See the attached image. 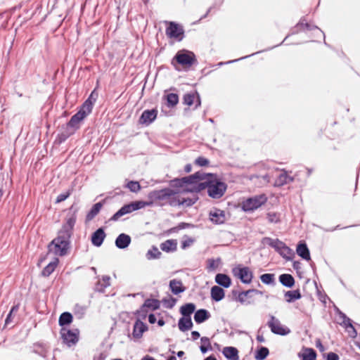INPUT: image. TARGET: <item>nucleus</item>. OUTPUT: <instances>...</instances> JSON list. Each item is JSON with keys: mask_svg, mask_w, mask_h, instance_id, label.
I'll return each mask as SVG.
<instances>
[{"mask_svg": "<svg viewBox=\"0 0 360 360\" xmlns=\"http://www.w3.org/2000/svg\"><path fill=\"white\" fill-rule=\"evenodd\" d=\"M70 211L72 212L65 217V222L58 231L57 237L49 245L50 250H53L56 255L60 257L68 255L70 249V238L73 235L74 227L77 221V209H75L74 206L72 205L70 207Z\"/></svg>", "mask_w": 360, "mask_h": 360, "instance_id": "obj_1", "label": "nucleus"}, {"mask_svg": "<svg viewBox=\"0 0 360 360\" xmlns=\"http://www.w3.org/2000/svg\"><path fill=\"white\" fill-rule=\"evenodd\" d=\"M205 188H207V194L210 197L219 199L224 195L227 188V185L220 181L217 178V174L207 173L205 181L198 184L197 187L192 191H201Z\"/></svg>", "mask_w": 360, "mask_h": 360, "instance_id": "obj_2", "label": "nucleus"}, {"mask_svg": "<svg viewBox=\"0 0 360 360\" xmlns=\"http://www.w3.org/2000/svg\"><path fill=\"white\" fill-rule=\"evenodd\" d=\"M177 198L178 193L168 187L151 191L148 194V200H153L154 205L162 207L169 205L176 207V204L179 202Z\"/></svg>", "mask_w": 360, "mask_h": 360, "instance_id": "obj_3", "label": "nucleus"}, {"mask_svg": "<svg viewBox=\"0 0 360 360\" xmlns=\"http://www.w3.org/2000/svg\"><path fill=\"white\" fill-rule=\"evenodd\" d=\"M153 200H148V201H135L132 202L129 204L124 205L116 213H115L111 218L110 221H117L121 217L131 213L133 211H136L140 209L145 207L146 206H152L153 205Z\"/></svg>", "mask_w": 360, "mask_h": 360, "instance_id": "obj_4", "label": "nucleus"}, {"mask_svg": "<svg viewBox=\"0 0 360 360\" xmlns=\"http://www.w3.org/2000/svg\"><path fill=\"white\" fill-rule=\"evenodd\" d=\"M270 247L275 249V250L286 260H292L295 253L285 243L279 239H273L271 238L266 237L264 239Z\"/></svg>", "mask_w": 360, "mask_h": 360, "instance_id": "obj_5", "label": "nucleus"}, {"mask_svg": "<svg viewBox=\"0 0 360 360\" xmlns=\"http://www.w3.org/2000/svg\"><path fill=\"white\" fill-rule=\"evenodd\" d=\"M207 173L202 171H198L191 175L182 177V181L184 182L186 189L184 191L187 193H199L200 191H191L195 187H197L198 184H200L202 181H204L206 179Z\"/></svg>", "mask_w": 360, "mask_h": 360, "instance_id": "obj_6", "label": "nucleus"}, {"mask_svg": "<svg viewBox=\"0 0 360 360\" xmlns=\"http://www.w3.org/2000/svg\"><path fill=\"white\" fill-rule=\"evenodd\" d=\"M174 60L184 68H190L197 63V59L194 53L184 49L179 51L176 53L172 61V64L174 65H175Z\"/></svg>", "mask_w": 360, "mask_h": 360, "instance_id": "obj_7", "label": "nucleus"}, {"mask_svg": "<svg viewBox=\"0 0 360 360\" xmlns=\"http://www.w3.org/2000/svg\"><path fill=\"white\" fill-rule=\"evenodd\" d=\"M266 201V195L265 194H260L243 200L241 203V207L245 212H252L265 204Z\"/></svg>", "mask_w": 360, "mask_h": 360, "instance_id": "obj_8", "label": "nucleus"}, {"mask_svg": "<svg viewBox=\"0 0 360 360\" xmlns=\"http://www.w3.org/2000/svg\"><path fill=\"white\" fill-rule=\"evenodd\" d=\"M267 325L274 334L286 335L290 333V330L283 326L280 321L274 316H270V320L268 321Z\"/></svg>", "mask_w": 360, "mask_h": 360, "instance_id": "obj_9", "label": "nucleus"}, {"mask_svg": "<svg viewBox=\"0 0 360 360\" xmlns=\"http://www.w3.org/2000/svg\"><path fill=\"white\" fill-rule=\"evenodd\" d=\"M165 32L169 38L176 39L178 41H181L184 35V30L183 27L174 22H169V26L166 28Z\"/></svg>", "mask_w": 360, "mask_h": 360, "instance_id": "obj_10", "label": "nucleus"}, {"mask_svg": "<svg viewBox=\"0 0 360 360\" xmlns=\"http://www.w3.org/2000/svg\"><path fill=\"white\" fill-rule=\"evenodd\" d=\"M60 334L63 342L69 347L75 345L79 340V330L77 329L73 331L62 328Z\"/></svg>", "mask_w": 360, "mask_h": 360, "instance_id": "obj_11", "label": "nucleus"}, {"mask_svg": "<svg viewBox=\"0 0 360 360\" xmlns=\"http://www.w3.org/2000/svg\"><path fill=\"white\" fill-rule=\"evenodd\" d=\"M233 274L243 283L249 284L252 282L253 278L252 271L248 266L233 269Z\"/></svg>", "mask_w": 360, "mask_h": 360, "instance_id": "obj_12", "label": "nucleus"}, {"mask_svg": "<svg viewBox=\"0 0 360 360\" xmlns=\"http://www.w3.org/2000/svg\"><path fill=\"white\" fill-rule=\"evenodd\" d=\"M158 112L156 109L144 110L139 118V124L146 126L150 125L156 119Z\"/></svg>", "mask_w": 360, "mask_h": 360, "instance_id": "obj_13", "label": "nucleus"}, {"mask_svg": "<svg viewBox=\"0 0 360 360\" xmlns=\"http://www.w3.org/2000/svg\"><path fill=\"white\" fill-rule=\"evenodd\" d=\"M84 118V113L76 112L71 117L70 120L65 127H66V129H68V130H70L75 134V131L79 129L80 123Z\"/></svg>", "mask_w": 360, "mask_h": 360, "instance_id": "obj_14", "label": "nucleus"}, {"mask_svg": "<svg viewBox=\"0 0 360 360\" xmlns=\"http://www.w3.org/2000/svg\"><path fill=\"white\" fill-rule=\"evenodd\" d=\"M32 352L44 359H47L49 347L43 342H35L32 346Z\"/></svg>", "mask_w": 360, "mask_h": 360, "instance_id": "obj_15", "label": "nucleus"}, {"mask_svg": "<svg viewBox=\"0 0 360 360\" xmlns=\"http://www.w3.org/2000/svg\"><path fill=\"white\" fill-rule=\"evenodd\" d=\"M194 103H195V108H197L201 104L200 98L198 92L187 93L184 95L183 103L184 105L191 106Z\"/></svg>", "mask_w": 360, "mask_h": 360, "instance_id": "obj_16", "label": "nucleus"}, {"mask_svg": "<svg viewBox=\"0 0 360 360\" xmlns=\"http://www.w3.org/2000/svg\"><path fill=\"white\" fill-rule=\"evenodd\" d=\"M210 219L214 224H222L226 221L225 213L219 209H214L210 212Z\"/></svg>", "mask_w": 360, "mask_h": 360, "instance_id": "obj_17", "label": "nucleus"}, {"mask_svg": "<svg viewBox=\"0 0 360 360\" xmlns=\"http://www.w3.org/2000/svg\"><path fill=\"white\" fill-rule=\"evenodd\" d=\"M148 329V326L138 319L134 323L132 335L135 338H141L143 336V333L147 331Z\"/></svg>", "mask_w": 360, "mask_h": 360, "instance_id": "obj_18", "label": "nucleus"}, {"mask_svg": "<svg viewBox=\"0 0 360 360\" xmlns=\"http://www.w3.org/2000/svg\"><path fill=\"white\" fill-rule=\"evenodd\" d=\"M106 234L103 228L98 229L91 235V243L96 247H100L105 238Z\"/></svg>", "mask_w": 360, "mask_h": 360, "instance_id": "obj_19", "label": "nucleus"}, {"mask_svg": "<svg viewBox=\"0 0 360 360\" xmlns=\"http://www.w3.org/2000/svg\"><path fill=\"white\" fill-rule=\"evenodd\" d=\"M341 317H342V322L340 323L342 326H344L347 330L349 335L351 338H356L357 335V333L352 323V321L349 318H348L345 314L340 313Z\"/></svg>", "mask_w": 360, "mask_h": 360, "instance_id": "obj_20", "label": "nucleus"}, {"mask_svg": "<svg viewBox=\"0 0 360 360\" xmlns=\"http://www.w3.org/2000/svg\"><path fill=\"white\" fill-rule=\"evenodd\" d=\"M183 178H174L169 181V187L171 189H174L176 192L178 193V195H181V193H186L184 189H186V186L184 182L182 181Z\"/></svg>", "mask_w": 360, "mask_h": 360, "instance_id": "obj_21", "label": "nucleus"}, {"mask_svg": "<svg viewBox=\"0 0 360 360\" xmlns=\"http://www.w3.org/2000/svg\"><path fill=\"white\" fill-rule=\"evenodd\" d=\"M131 237L126 233H120L115 239V245L119 249H125L131 243Z\"/></svg>", "mask_w": 360, "mask_h": 360, "instance_id": "obj_22", "label": "nucleus"}, {"mask_svg": "<svg viewBox=\"0 0 360 360\" xmlns=\"http://www.w3.org/2000/svg\"><path fill=\"white\" fill-rule=\"evenodd\" d=\"M297 254L302 257V259L310 261L311 257H310V252L309 250L307 245V244L304 242L300 241L296 249Z\"/></svg>", "mask_w": 360, "mask_h": 360, "instance_id": "obj_23", "label": "nucleus"}, {"mask_svg": "<svg viewBox=\"0 0 360 360\" xmlns=\"http://www.w3.org/2000/svg\"><path fill=\"white\" fill-rule=\"evenodd\" d=\"M169 289L174 295L180 294L186 290L182 282L177 279H172L169 281Z\"/></svg>", "mask_w": 360, "mask_h": 360, "instance_id": "obj_24", "label": "nucleus"}, {"mask_svg": "<svg viewBox=\"0 0 360 360\" xmlns=\"http://www.w3.org/2000/svg\"><path fill=\"white\" fill-rule=\"evenodd\" d=\"M160 249L166 252H173L177 249V242L174 239H169L160 244Z\"/></svg>", "mask_w": 360, "mask_h": 360, "instance_id": "obj_25", "label": "nucleus"}, {"mask_svg": "<svg viewBox=\"0 0 360 360\" xmlns=\"http://www.w3.org/2000/svg\"><path fill=\"white\" fill-rule=\"evenodd\" d=\"M177 200L179 202H177L176 207L184 206L188 207L193 205L198 201V197L195 195L193 198H183L181 195H178Z\"/></svg>", "mask_w": 360, "mask_h": 360, "instance_id": "obj_26", "label": "nucleus"}, {"mask_svg": "<svg viewBox=\"0 0 360 360\" xmlns=\"http://www.w3.org/2000/svg\"><path fill=\"white\" fill-rule=\"evenodd\" d=\"M222 354L229 360H238V351L233 347H225Z\"/></svg>", "mask_w": 360, "mask_h": 360, "instance_id": "obj_27", "label": "nucleus"}, {"mask_svg": "<svg viewBox=\"0 0 360 360\" xmlns=\"http://www.w3.org/2000/svg\"><path fill=\"white\" fill-rule=\"evenodd\" d=\"M210 317V312L205 309L197 310L194 314V320L197 323H202Z\"/></svg>", "mask_w": 360, "mask_h": 360, "instance_id": "obj_28", "label": "nucleus"}, {"mask_svg": "<svg viewBox=\"0 0 360 360\" xmlns=\"http://www.w3.org/2000/svg\"><path fill=\"white\" fill-rule=\"evenodd\" d=\"M215 282L226 288H229L231 284V278L224 274H217L215 276Z\"/></svg>", "mask_w": 360, "mask_h": 360, "instance_id": "obj_29", "label": "nucleus"}, {"mask_svg": "<svg viewBox=\"0 0 360 360\" xmlns=\"http://www.w3.org/2000/svg\"><path fill=\"white\" fill-rule=\"evenodd\" d=\"M163 98L166 101V105L169 108H173L179 103V96L177 94L169 93L163 96Z\"/></svg>", "mask_w": 360, "mask_h": 360, "instance_id": "obj_30", "label": "nucleus"}, {"mask_svg": "<svg viewBox=\"0 0 360 360\" xmlns=\"http://www.w3.org/2000/svg\"><path fill=\"white\" fill-rule=\"evenodd\" d=\"M224 290L217 286L214 285L211 288V298L215 302H219L224 297Z\"/></svg>", "mask_w": 360, "mask_h": 360, "instance_id": "obj_31", "label": "nucleus"}, {"mask_svg": "<svg viewBox=\"0 0 360 360\" xmlns=\"http://www.w3.org/2000/svg\"><path fill=\"white\" fill-rule=\"evenodd\" d=\"M280 283L285 287L292 288L295 285V279L293 276L288 274H283L279 276Z\"/></svg>", "mask_w": 360, "mask_h": 360, "instance_id": "obj_32", "label": "nucleus"}, {"mask_svg": "<svg viewBox=\"0 0 360 360\" xmlns=\"http://www.w3.org/2000/svg\"><path fill=\"white\" fill-rule=\"evenodd\" d=\"M195 305L193 303H187L180 308V313L184 318H191V315L195 311Z\"/></svg>", "mask_w": 360, "mask_h": 360, "instance_id": "obj_33", "label": "nucleus"}, {"mask_svg": "<svg viewBox=\"0 0 360 360\" xmlns=\"http://www.w3.org/2000/svg\"><path fill=\"white\" fill-rule=\"evenodd\" d=\"M178 327L182 332L190 330L193 327L191 318H180L178 322Z\"/></svg>", "mask_w": 360, "mask_h": 360, "instance_id": "obj_34", "label": "nucleus"}, {"mask_svg": "<svg viewBox=\"0 0 360 360\" xmlns=\"http://www.w3.org/2000/svg\"><path fill=\"white\" fill-rule=\"evenodd\" d=\"M284 297L285 301L288 303L292 302L302 297L300 290H289L285 292Z\"/></svg>", "mask_w": 360, "mask_h": 360, "instance_id": "obj_35", "label": "nucleus"}, {"mask_svg": "<svg viewBox=\"0 0 360 360\" xmlns=\"http://www.w3.org/2000/svg\"><path fill=\"white\" fill-rule=\"evenodd\" d=\"M58 264V259H56L55 261L50 262L41 271V276L44 277L49 276L55 271Z\"/></svg>", "mask_w": 360, "mask_h": 360, "instance_id": "obj_36", "label": "nucleus"}, {"mask_svg": "<svg viewBox=\"0 0 360 360\" xmlns=\"http://www.w3.org/2000/svg\"><path fill=\"white\" fill-rule=\"evenodd\" d=\"M244 291L242 292H238L237 290H233L232 294L233 296L236 297V300L240 302L241 304L246 303L247 304H251L250 301H246L245 297L251 298L252 297L253 294H243Z\"/></svg>", "mask_w": 360, "mask_h": 360, "instance_id": "obj_37", "label": "nucleus"}, {"mask_svg": "<svg viewBox=\"0 0 360 360\" xmlns=\"http://www.w3.org/2000/svg\"><path fill=\"white\" fill-rule=\"evenodd\" d=\"M221 263V259L220 257L217 259L210 258L207 260V270L209 272L214 271L219 267V266Z\"/></svg>", "mask_w": 360, "mask_h": 360, "instance_id": "obj_38", "label": "nucleus"}, {"mask_svg": "<svg viewBox=\"0 0 360 360\" xmlns=\"http://www.w3.org/2000/svg\"><path fill=\"white\" fill-rule=\"evenodd\" d=\"M102 206H103L102 202H98L94 204L86 214V220L90 221L93 218H94L100 212Z\"/></svg>", "mask_w": 360, "mask_h": 360, "instance_id": "obj_39", "label": "nucleus"}, {"mask_svg": "<svg viewBox=\"0 0 360 360\" xmlns=\"http://www.w3.org/2000/svg\"><path fill=\"white\" fill-rule=\"evenodd\" d=\"M298 355L302 360H316L317 356L316 351L312 348H305L304 352Z\"/></svg>", "mask_w": 360, "mask_h": 360, "instance_id": "obj_40", "label": "nucleus"}, {"mask_svg": "<svg viewBox=\"0 0 360 360\" xmlns=\"http://www.w3.org/2000/svg\"><path fill=\"white\" fill-rule=\"evenodd\" d=\"M73 319L72 315L70 312H63L60 314L58 323L60 326L63 327L64 326L69 325L72 323Z\"/></svg>", "mask_w": 360, "mask_h": 360, "instance_id": "obj_41", "label": "nucleus"}, {"mask_svg": "<svg viewBox=\"0 0 360 360\" xmlns=\"http://www.w3.org/2000/svg\"><path fill=\"white\" fill-rule=\"evenodd\" d=\"M160 307V302L156 299H146L144 303L142 304V309L150 308L152 310L158 309Z\"/></svg>", "mask_w": 360, "mask_h": 360, "instance_id": "obj_42", "label": "nucleus"}, {"mask_svg": "<svg viewBox=\"0 0 360 360\" xmlns=\"http://www.w3.org/2000/svg\"><path fill=\"white\" fill-rule=\"evenodd\" d=\"M269 350L266 347H259L255 352V358L256 360H264L269 355Z\"/></svg>", "mask_w": 360, "mask_h": 360, "instance_id": "obj_43", "label": "nucleus"}, {"mask_svg": "<svg viewBox=\"0 0 360 360\" xmlns=\"http://www.w3.org/2000/svg\"><path fill=\"white\" fill-rule=\"evenodd\" d=\"M293 181V178L288 175L286 172L281 173L276 181L277 186H283Z\"/></svg>", "mask_w": 360, "mask_h": 360, "instance_id": "obj_44", "label": "nucleus"}, {"mask_svg": "<svg viewBox=\"0 0 360 360\" xmlns=\"http://www.w3.org/2000/svg\"><path fill=\"white\" fill-rule=\"evenodd\" d=\"M161 255V252L156 246L153 245L150 250H148L146 253V258L149 260L155 259H159Z\"/></svg>", "mask_w": 360, "mask_h": 360, "instance_id": "obj_45", "label": "nucleus"}, {"mask_svg": "<svg viewBox=\"0 0 360 360\" xmlns=\"http://www.w3.org/2000/svg\"><path fill=\"white\" fill-rule=\"evenodd\" d=\"M261 281L266 285L275 284V275L274 274H264L260 276Z\"/></svg>", "mask_w": 360, "mask_h": 360, "instance_id": "obj_46", "label": "nucleus"}, {"mask_svg": "<svg viewBox=\"0 0 360 360\" xmlns=\"http://www.w3.org/2000/svg\"><path fill=\"white\" fill-rule=\"evenodd\" d=\"M200 341L202 345L200 346V349L202 354H205L209 349H212L209 338L202 337Z\"/></svg>", "mask_w": 360, "mask_h": 360, "instance_id": "obj_47", "label": "nucleus"}, {"mask_svg": "<svg viewBox=\"0 0 360 360\" xmlns=\"http://www.w3.org/2000/svg\"><path fill=\"white\" fill-rule=\"evenodd\" d=\"M191 227H193V225L191 224H189V223L181 222L176 226L169 229L167 231V233L169 234L173 233H177L179 231H180L181 229H188V228H191Z\"/></svg>", "mask_w": 360, "mask_h": 360, "instance_id": "obj_48", "label": "nucleus"}, {"mask_svg": "<svg viewBox=\"0 0 360 360\" xmlns=\"http://www.w3.org/2000/svg\"><path fill=\"white\" fill-rule=\"evenodd\" d=\"M63 131L58 134V139L59 143L65 141L71 135L74 134L72 131L66 129V127H63Z\"/></svg>", "mask_w": 360, "mask_h": 360, "instance_id": "obj_49", "label": "nucleus"}, {"mask_svg": "<svg viewBox=\"0 0 360 360\" xmlns=\"http://www.w3.org/2000/svg\"><path fill=\"white\" fill-rule=\"evenodd\" d=\"M125 187L127 188L131 192L137 193L141 190V185L139 181H129Z\"/></svg>", "mask_w": 360, "mask_h": 360, "instance_id": "obj_50", "label": "nucleus"}, {"mask_svg": "<svg viewBox=\"0 0 360 360\" xmlns=\"http://www.w3.org/2000/svg\"><path fill=\"white\" fill-rule=\"evenodd\" d=\"M93 107L86 101H84L79 110L77 112V113H84V117H87L92 111Z\"/></svg>", "mask_w": 360, "mask_h": 360, "instance_id": "obj_51", "label": "nucleus"}, {"mask_svg": "<svg viewBox=\"0 0 360 360\" xmlns=\"http://www.w3.org/2000/svg\"><path fill=\"white\" fill-rule=\"evenodd\" d=\"M266 218L269 223L277 224L281 221V214L278 212H268Z\"/></svg>", "mask_w": 360, "mask_h": 360, "instance_id": "obj_52", "label": "nucleus"}, {"mask_svg": "<svg viewBox=\"0 0 360 360\" xmlns=\"http://www.w3.org/2000/svg\"><path fill=\"white\" fill-rule=\"evenodd\" d=\"M73 191V188H69L67 191L59 194L56 200V203H60L70 197Z\"/></svg>", "mask_w": 360, "mask_h": 360, "instance_id": "obj_53", "label": "nucleus"}, {"mask_svg": "<svg viewBox=\"0 0 360 360\" xmlns=\"http://www.w3.org/2000/svg\"><path fill=\"white\" fill-rule=\"evenodd\" d=\"M19 309V304L13 305L7 315L5 320V326H8L13 321V314L17 313Z\"/></svg>", "mask_w": 360, "mask_h": 360, "instance_id": "obj_54", "label": "nucleus"}, {"mask_svg": "<svg viewBox=\"0 0 360 360\" xmlns=\"http://www.w3.org/2000/svg\"><path fill=\"white\" fill-rule=\"evenodd\" d=\"M162 302L166 308L172 309L176 304V299L172 297H170L169 298H163L162 300Z\"/></svg>", "mask_w": 360, "mask_h": 360, "instance_id": "obj_55", "label": "nucleus"}, {"mask_svg": "<svg viewBox=\"0 0 360 360\" xmlns=\"http://www.w3.org/2000/svg\"><path fill=\"white\" fill-rule=\"evenodd\" d=\"M297 27H300L302 30H312L314 29H318L316 25H311L308 22H304V20H301L297 25Z\"/></svg>", "mask_w": 360, "mask_h": 360, "instance_id": "obj_56", "label": "nucleus"}, {"mask_svg": "<svg viewBox=\"0 0 360 360\" xmlns=\"http://www.w3.org/2000/svg\"><path fill=\"white\" fill-rule=\"evenodd\" d=\"M97 98H98V93L96 92V89H94V91H91V93L89 96L88 98L85 101L89 103L93 107L94 104L96 103Z\"/></svg>", "mask_w": 360, "mask_h": 360, "instance_id": "obj_57", "label": "nucleus"}, {"mask_svg": "<svg viewBox=\"0 0 360 360\" xmlns=\"http://www.w3.org/2000/svg\"><path fill=\"white\" fill-rule=\"evenodd\" d=\"M184 238H186V239L182 240L181 241V248L183 250L186 249L187 248L191 246L194 243V239H193L191 238H189V237H188L186 236H185Z\"/></svg>", "mask_w": 360, "mask_h": 360, "instance_id": "obj_58", "label": "nucleus"}, {"mask_svg": "<svg viewBox=\"0 0 360 360\" xmlns=\"http://www.w3.org/2000/svg\"><path fill=\"white\" fill-rule=\"evenodd\" d=\"M195 163L196 165H198V166L205 167V166H207L209 165L210 161L208 159H207L204 157L200 156L195 159Z\"/></svg>", "mask_w": 360, "mask_h": 360, "instance_id": "obj_59", "label": "nucleus"}, {"mask_svg": "<svg viewBox=\"0 0 360 360\" xmlns=\"http://www.w3.org/2000/svg\"><path fill=\"white\" fill-rule=\"evenodd\" d=\"M147 313H148L147 309L146 308L142 309V306H141L139 310H136L135 311L134 314H135V315L139 316L142 319H145L147 316Z\"/></svg>", "mask_w": 360, "mask_h": 360, "instance_id": "obj_60", "label": "nucleus"}, {"mask_svg": "<svg viewBox=\"0 0 360 360\" xmlns=\"http://www.w3.org/2000/svg\"><path fill=\"white\" fill-rule=\"evenodd\" d=\"M323 358L326 360H339L340 359L339 356L336 353H334L332 352H329L326 354H323Z\"/></svg>", "mask_w": 360, "mask_h": 360, "instance_id": "obj_61", "label": "nucleus"}, {"mask_svg": "<svg viewBox=\"0 0 360 360\" xmlns=\"http://www.w3.org/2000/svg\"><path fill=\"white\" fill-rule=\"evenodd\" d=\"M107 287H104V284L101 283V281H98L95 285L94 290L95 291L103 292Z\"/></svg>", "mask_w": 360, "mask_h": 360, "instance_id": "obj_62", "label": "nucleus"}, {"mask_svg": "<svg viewBox=\"0 0 360 360\" xmlns=\"http://www.w3.org/2000/svg\"><path fill=\"white\" fill-rule=\"evenodd\" d=\"M243 294H244V295H246V294L262 295L263 292L260 291L259 290H257V289H250L248 290H245Z\"/></svg>", "mask_w": 360, "mask_h": 360, "instance_id": "obj_63", "label": "nucleus"}, {"mask_svg": "<svg viewBox=\"0 0 360 360\" xmlns=\"http://www.w3.org/2000/svg\"><path fill=\"white\" fill-rule=\"evenodd\" d=\"M110 276H103L102 277V283L104 284V287H108L110 286Z\"/></svg>", "mask_w": 360, "mask_h": 360, "instance_id": "obj_64", "label": "nucleus"}]
</instances>
